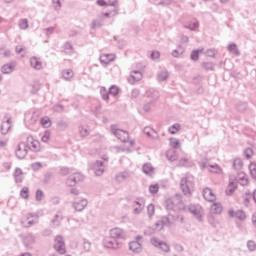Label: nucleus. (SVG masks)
<instances>
[{"mask_svg": "<svg viewBox=\"0 0 256 256\" xmlns=\"http://www.w3.org/2000/svg\"><path fill=\"white\" fill-rule=\"evenodd\" d=\"M195 187V178L192 175H186L180 181V188L186 197H191V191Z\"/></svg>", "mask_w": 256, "mask_h": 256, "instance_id": "1", "label": "nucleus"}, {"mask_svg": "<svg viewBox=\"0 0 256 256\" xmlns=\"http://www.w3.org/2000/svg\"><path fill=\"white\" fill-rule=\"evenodd\" d=\"M111 133L122 143H129L130 147L135 145V140H129V132L117 128V125H111Z\"/></svg>", "mask_w": 256, "mask_h": 256, "instance_id": "2", "label": "nucleus"}, {"mask_svg": "<svg viewBox=\"0 0 256 256\" xmlns=\"http://www.w3.org/2000/svg\"><path fill=\"white\" fill-rule=\"evenodd\" d=\"M37 223H39V214L35 213H28L21 220V225L25 229H29L30 227L37 225Z\"/></svg>", "mask_w": 256, "mask_h": 256, "instance_id": "3", "label": "nucleus"}, {"mask_svg": "<svg viewBox=\"0 0 256 256\" xmlns=\"http://www.w3.org/2000/svg\"><path fill=\"white\" fill-rule=\"evenodd\" d=\"M54 249L56 253H59V255H65V253H67V248L65 246V239H63V236L58 235L55 237Z\"/></svg>", "mask_w": 256, "mask_h": 256, "instance_id": "4", "label": "nucleus"}, {"mask_svg": "<svg viewBox=\"0 0 256 256\" xmlns=\"http://www.w3.org/2000/svg\"><path fill=\"white\" fill-rule=\"evenodd\" d=\"M85 179V176L79 172H72L71 176H69L66 180V185L68 187H75L77 183H80V181H83Z\"/></svg>", "mask_w": 256, "mask_h": 256, "instance_id": "5", "label": "nucleus"}, {"mask_svg": "<svg viewBox=\"0 0 256 256\" xmlns=\"http://www.w3.org/2000/svg\"><path fill=\"white\" fill-rule=\"evenodd\" d=\"M150 243L151 245H153V247L161 249V251H163L164 253H169V251H171V247L169 246V244H167V242L159 240V238L157 237L151 238Z\"/></svg>", "mask_w": 256, "mask_h": 256, "instance_id": "6", "label": "nucleus"}, {"mask_svg": "<svg viewBox=\"0 0 256 256\" xmlns=\"http://www.w3.org/2000/svg\"><path fill=\"white\" fill-rule=\"evenodd\" d=\"M132 213L133 215H141L143 213V210L145 209V199L138 198L134 202H132Z\"/></svg>", "mask_w": 256, "mask_h": 256, "instance_id": "7", "label": "nucleus"}, {"mask_svg": "<svg viewBox=\"0 0 256 256\" xmlns=\"http://www.w3.org/2000/svg\"><path fill=\"white\" fill-rule=\"evenodd\" d=\"M39 120V114L36 112H26L24 116V123L26 127H31V125H35Z\"/></svg>", "mask_w": 256, "mask_h": 256, "instance_id": "8", "label": "nucleus"}, {"mask_svg": "<svg viewBox=\"0 0 256 256\" xmlns=\"http://www.w3.org/2000/svg\"><path fill=\"white\" fill-rule=\"evenodd\" d=\"M102 245L104 249H112L113 251L121 249V243L119 241L109 238H104Z\"/></svg>", "mask_w": 256, "mask_h": 256, "instance_id": "9", "label": "nucleus"}, {"mask_svg": "<svg viewBox=\"0 0 256 256\" xmlns=\"http://www.w3.org/2000/svg\"><path fill=\"white\" fill-rule=\"evenodd\" d=\"M26 143L30 151H33L34 153H39V151H41V143L34 139L33 136H28Z\"/></svg>", "mask_w": 256, "mask_h": 256, "instance_id": "10", "label": "nucleus"}, {"mask_svg": "<svg viewBox=\"0 0 256 256\" xmlns=\"http://www.w3.org/2000/svg\"><path fill=\"white\" fill-rule=\"evenodd\" d=\"M89 205V201L85 198H79L72 202V207L78 212L84 211V209Z\"/></svg>", "mask_w": 256, "mask_h": 256, "instance_id": "11", "label": "nucleus"}, {"mask_svg": "<svg viewBox=\"0 0 256 256\" xmlns=\"http://www.w3.org/2000/svg\"><path fill=\"white\" fill-rule=\"evenodd\" d=\"M91 169L96 177H101V175L105 173V165H103V161L97 160L96 162L92 163Z\"/></svg>", "mask_w": 256, "mask_h": 256, "instance_id": "12", "label": "nucleus"}, {"mask_svg": "<svg viewBox=\"0 0 256 256\" xmlns=\"http://www.w3.org/2000/svg\"><path fill=\"white\" fill-rule=\"evenodd\" d=\"M188 209L198 221H203V208L201 206L191 204Z\"/></svg>", "mask_w": 256, "mask_h": 256, "instance_id": "13", "label": "nucleus"}, {"mask_svg": "<svg viewBox=\"0 0 256 256\" xmlns=\"http://www.w3.org/2000/svg\"><path fill=\"white\" fill-rule=\"evenodd\" d=\"M235 189H237V177L235 175H230L226 195H233V193H235Z\"/></svg>", "mask_w": 256, "mask_h": 256, "instance_id": "14", "label": "nucleus"}, {"mask_svg": "<svg viewBox=\"0 0 256 256\" xmlns=\"http://www.w3.org/2000/svg\"><path fill=\"white\" fill-rule=\"evenodd\" d=\"M110 237L112 239H125L127 235L125 234V231L121 228H112L110 230Z\"/></svg>", "mask_w": 256, "mask_h": 256, "instance_id": "15", "label": "nucleus"}, {"mask_svg": "<svg viewBox=\"0 0 256 256\" xmlns=\"http://www.w3.org/2000/svg\"><path fill=\"white\" fill-rule=\"evenodd\" d=\"M16 157L18 159H25L27 157V146L25 143L21 142L16 148Z\"/></svg>", "mask_w": 256, "mask_h": 256, "instance_id": "16", "label": "nucleus"}, {"mask_svg": "<svg viewBox=\"0 0 256 256\" xmlns=\"http://www.w3.org/2000/svg\"><path fill=\"white\" fill-rule=\"evenodd\" d=\"M203 197L205 201H208L209 203H213V201H216L217 199V196L215 193H213V190L208 187L203 189Z\"/></svg>", "mask_w": 256, "mask_h": 256, "instance_id": "17", "label": "nucleus"}, {"mask_svg": "<svg viewBox=\"0 0 256 256\" xmlns=\"http://www.w3.org/2000/svg\"><path fill=\"white\" fill-rule=\"evenodd\" d=\"M236 177V185L239 183L242 187H247L249 185V178L247 177V174L245 172L238 173Z\"/></svg>", "mask_w": 256, "mask_h": 256, "instance_id": "18", "label": "nucleus"}, {"mask_svg": "<svg viewBox=\"0 0 256 256\" xmlns=\"http://www.w3.org/2000/svg\"><path fill=\"white\" fill-rule=\"evenodd\" d=\"M202 169H207V171H209L210 173H217V174H221L223 173V169H221V167H219V165L217 164H207L204 163L202 164Z\"/></svg>", "mask_w": 256, "mask_h": 256, "instance_id": "19", "label": "nucleus"}, {"mask_svg": "<svg viewBox=\"0 0 256 256\" xmlns=\"http://www.w3.org/2000/svg\"><path fill=\"white\" fill-rule=\"evenodd\" d=\"M30 66L36 71H41L43 69V62H41V58L33 56L30 58Z\"/></svg>", "mask_w": 256, "mask_h": 256, "instance_id": "20", "label": "nucleus"}, {"mask_svg": "<svg viewBox=\"0 0 256 256\" xmlns=\"http://www.w3.org/2000/svg\"><path fill=\"white\" fill-rule=\"evenodd\" d=\"M141 79H143V74L141 73V71H133L128 78V83H130V85H133L137 83V81H141Z\"/></svg>", "mask_w": 256, "mask_h": 256, "instance_id": "21", "label": "nucleus"}, {"mask_svg": "<svg viewBox=\"0 0 256 256\" xmlns=\"http://www.w3.org/2000/svg\"><path fill=\"white\" fill-rule=\"evenodd\" d=\"M129 249L132 253H142L143 251V246L141 245V242H137V241H132L129 243Z\"/></svg>", "mask_w": 256, "mask_h": 256, "instance_id": "22", "label": "nucleus"}, {"mask_svg": "<svg viewBox=\"0 0 256 256\" xmlns=\"http://www.w3.org/2000/svg\"><path fill=\"white\" fill-rule=\"evenodd\" d=\"M61 77L64 79V81H73V77H75V72H73V69L68 68L64 69L61 72Z\"/></svg>", "mask_w": 256, "mask_h": 256, "instance_id": "23", "label": "nucleus"}, {"mask_svg": "<svg viewBox=\"0 0 256 256\" xmlns=\"http://www.w3.org/2000/svg\"><path fill=\"white\" fill-rule=\"evenodd\" d=\"M100 61L101 63H104V65H109V63L115 61V54H101Z\"/></svg>", "mask_w": 256, "mask_h": 256, "instance_id": "24", "label": "nucleus"}, {"mask_svg": "<svg viewBox=\"0 0 256 256\" xmlns=\"http://www.w3.org/2000/svg\"><path fill=\"white\" fill-rule=\"evenodd\" d=\"M210 213L213 215H221V213H223V205L218 202L213 203L210 207Z\"/></svg>", "mask_w": 256, "mask_h": 256, "instance_id": "25", "label": "nucleus"}, {"mask_svg": "<svg viewBox=\"0 0 256 256\" xmlns=\"http://www.w3.org/2000/svg\"><path fill=\"white\" fill-rule=\"evenodd\" d=\"M13 71H15V63L4 64L1 67V72L4 75H9V74L13 73Z\"/></svg>", "mask_w": 256, "mask_h": 256, "instance_id": "26", "label": "nucleus"}, {"mask_svg": "<svg viewBox=\"0 0 256 256\" xmlns=\"http://www.w3.org/2000/svg\"><path fill=\"white\" fill-rule=\"evenodd\" d=\"M129 177H131V172L123 171L116 175V181H118V183H123V181H127Z\"/></svg>", "mask_w": 256, "mask_h": 256, "instance_id": "27", "label": "nucleus"}, {"mask_svg": "<svg viewBox=\"0 0 256 256\" xmlns=\"http://www.w3.org/2000/svg\"><path fill=\"white\" fill-rule=\"evenodd\" d=\"M10 129H11V119H7L6 121L2 122V125H1L2 135H7Z\"/></svg>", "mask_w": 256, "mask_h": 256, "instance_id": "28", "label": "nucleus"}, {"mask_svg": "<svg viewBox=\"0 0 256 256\" xmlns=\"http://www.w3.org/2000/svg\"><path fill=\"white\" fill-rule=\"evenodd\" d=\"M144 134L147 135V137H150V139H155L157 138V131H155V129L146 126L144 128Z\"/></svg>", "mask_w": 256, "mask_h": 256, "instance_id": "29", "label": "nucleus"}, {"mask_svg": "<svg viewBox=\"0 0 256 256\" xmlns=\"http://www.w3.org/2000/svg\"><path fill=\"white\" fill-rule=\"evenodd\" d=\"M14 179L16 183H23V170L21 168L15 169Z\"/></svg>", "mask_w": 256, "mask_h": 256, "instance_id": "30", "label": "nucleus"}, {"mask_svg": "<svg viewBox=\"0 0 256 256\" xmlns=\"http://www.w3.org/2000/svg\"><path fill=\"white\" fill-rule=\"evenodd\" d=\"M23 243L24 245H26V247H30V245H33V243H35V236H33L32 234H27L23 238Z\"/></svg>", "mask_w": 256, "mask_h": 256, "instance_id": "31", "label": "nucleus"}, {"mask_svg": "<svg viewBox=\"0 0 256 256\" xmlns=\"http://www.w3.org/2000/svg\"><path fill=\"white\" fill-rule=\"evenodd\" d=\"M61 221H63V215L56 214L54 219L51 220V227H59L61 225Z\"/></svg>", "mask_w": 256, "mask_h": 256, "instance_id": "32", "label": "nucleus"}, {"mask_svg": "<svg viewBox=\"0 0 256 256\" xmlns=\"http://www.w3.org/2000/svg\"><path fill=\"white\" fill-rule=\"evenodd\" d=\"M146 97L153 99V101L159 99V92L157 90L149 89L145 93Z\"/></svg>", "mask_w": 256, "mask_h": 256, "instance_id": "33", "label": "nucleus"}, {"mask_svg": "<svg viewBox=\"0 0 256 256\" xmlns=\"http://www.w3.org/2000/svg\"><path fill=\"white\" fill-rule=\"evenodd\" d=\"M228 51L231 53V55H235L236 57L241 55V52H239V48H237V44L235 43L228 45Z\"/></svg>", "mask_w": 256, "mask_h": 256, "instance_id": "34", "label": "nucleus"}, {"mask_svg": "<svg viewBox=\"0 0 256 256\" xmlns=\"http://www.w3.org/2000/svg\"><path fill=\"white\" fill-rule=\"evenodd\" d=\"M185 53V47L178 45L175 50L172 51V57L178 58Z\"/></svg>", "mask_w": 256, "mask_h": 256, "instance_id": "35", "label": "nucleus"}, {"mask_svg": "<svg viewBox=\"0 0 256 256\" xmlns=\"http://www.w3.org/2000/svg\"><path fill=\"white\" fill-rule=\"evenodd\" d=\"M179 131H181V124L179 123H175L168 128V133L171 135H177Z\"/></svg>", "mask_w": 256, "mask_h": 256, "instance_id": "36", "label": "nucleus"}, {"mask_svg": "<svg viewBox=\"0 0 256 256\" xmlns=\"http://www.w3.org/2000/svg\"><path fill=\"white\" fill-rule=\"evenodd\" d=\"M142 171L145 173V175H153L154 173V168L151 165V163H146L142 166Z\"/></svg>", "mask_w": 256, "mask_h": 256, "instance_id": "37", "label": "nucleus"}, {"mask_svg": "<svg viewBox=\"0 0 256 256\" xmlns=\"http://www.w3.org/2000/svg\"><path fill=\"white\" fill-rule=\"evenodd\" d=\"M64 53H66V55H73V53H75V48H73L71 42H66L64 44Z\"/></svg>", "mask_w": 256, "mask_h": 256, "instance_id": "38", "label": "nucleus"}, {"mask_svg": "<svg viewBox=\"0 0 256 256\" xmlns=\"http://www.w3.org/2000/svg\"><path fill=\"white\" fill-rule=\"evenodd\" d=\"M157 79L160 82L167 81V79H169V72H167V70L158 72Z\"/></svg>", "mask_w": 256, "mask_h": 256, "instance_id": "39", "label": "nucleus"}, {"mask_svg": "<svg viewBox=\"0 0 256 256\" xmlns=\"http://www.w3.org/2000/svg\"><path fill=\"white\" fill-rule=\"evenodd\" d=\"M233 169H235L236 171H241V169H243V160L241 158L234 159Z\"/></svg>", "mask_w": 256, "mask_h": 256, "instance_id": "40", "label": "nucleus"}, {"mask_svg": "<svg viewBox=\"0 0 256 256\" xmlns=\"http://www.w3.org/2000/svg\"><path fill=\"white\" fill-rule=\"evenodd\" d=\"M166 158L168 161H177V152L173 149H170L166 152Z\"/></svg>", "mask_w": 256, "mask_h": 256, "instance_id": "41", "label": "nucleus"}, {"mask_svg": "<svg viewBox=\"0 0 256 256\" xmlns=\"http://www.w3.org/2000/svg\"><path fill=\"white\" fill-rule=\"evenodd\" d=\"M18 26L22 31L29 29V20H27L26 18L20 19L18 22Z\"/></svg>", "mask_w": 256, "mask_h": 256, "instance_id": "42", "label": "nucleus"}, {"mask_svg": "<svg viewBox=\"0 0 256 256\" xmlns=\"http://www.w3.org/2000/svg\"><path fill=\"white\" fill-rule=\"evenodd\" d=\"M99 27H103V17H99L98 19H95L91 23V29H97Z\"/></svg>", "mask_w": 256, "mask_h": 256, "instance_id": "43", "label": "nucleus"}, {"mask_svg": "<svg viewBox=\"0 0 256 256\" xmlns=\"http://www.w3.org/2000/svg\"><path fill=\"white\" fill-rule=\"evenodd\" d=\"M169 145L172 149H179L181 147V142H179V139L177 138H170Z\"/></svg>", "mask_w": 256, "mask_h": 256, "instance_id": "44", "label": "nucleus"}, {"mask_svg": "<svg viewBox=\"0 0 256 256\" xmlns=\"http://www.w3.org/2000/svg\"><path fill=\"white\" fill-rule=\"evenodd\" d=\"M185 28L189 29L190 31H197V29H199V21L194 20L188 25H186Z\"/></svg>", "mask_w": 256, "mask_h": 256, "instance_id": "45", "label": "nucleus"}, {"mask_svg": "<svg viewBox=\"0 0 256 256\" xmlns=\"http://www.w3.org/2000/svg\"><path fill=\"white\" fill-rule=\"evenodd\" d=\"M100 95L103 99V101H109V91H107V88L101 87L100 88Z\"/></svg>", "mask_w": 256, "mask_h": 256, "instance_id": "46", "label": "nucleus"}, {"mask_svg": "<svg viewBox=\"0 0 256 256\" xmlns=\"http://www.w3.org/2000/svg\"><path fill=\"white\" fill-rule=\"evenodd\" d=\"M236 219H239V221H245L247 219V214L243 210H237L235 212Z\"/></svg>", "mask_w": 256, "mask_h": 256, "instance_id": "47", "label": "nucleus"}, {"mask_svg": "<svg viewBox=\"0 0 256 256\" xmlns=\"http://www.w3.org/2000/svg\"><path fill=\"white\" fill-rule=\"evenodd\" d=\"M119 88L117 85H112L109 88V95H111L112 97H117V95H119Z\"/></svg>", "mask_w": 256, "mask_h": 256, "instance_id": "48", "label": "nucleus"}, {"mask_svg": "<svg viewBox=\"0 0 256 256\" xmlns=\"http://www.w3.org/2000/svg\"><path fill=\"white\" fill-rule=\"evenodd\" d=\"M202 51H203V48L192 51L190 55L192 61H199V54L202 53Z\"/></svg>", "mask_w": 256, "mask_h": 256, "instance_id": "49", "label": "nucleus"}, {"mask_svg": "<svg viewBox=\"0 0 256 256\" xmlns=\"http://www.w3.org/2000/svg\"><path fill=\"white\" fill-rule=\"evenodd\" d=\"M40 123H41L42 127L47 129L51 125V119H49V117L45 116V117L41 118Z\"/></svg>", "mask_w": 256, "mask_h": 256, "instance_id": "50", "label": "nucleus"}, {"mask_svg": "<svg viewBox=\"0 0 256 256\" xmlns=\"http://www.w3.org/2000/svg\"><path fill=\"white\" fill-rule=\"evenodd\" d=\"M153 107H155V102L154 101H150V102L146 103L143 106L144 113H149V111H151L153 109Z\"/></svg>", "mask_w": 256, "mask_h": 256, "instance_id": "51", "label": "nucleus"}, {"mask_svg": "<svg viewBox=\"0 0 256 256\" xmlns=\"http://www.w3.org/2000/svg\"><path fill=\"white\" fill-rule=\"evenodd\" d=\"M202 67L206 69V71H213V69H215V64L213 62H203Z\"/></svg>", "mask_w": 256, "mask_h": 256, "instance_id": "52", "label": "nucleus"}, {"mask_svg": "<svg viewBox=\"0 0 256 256\" xmlns=\"http://www.w3.org/2000/svg\"><path fill=\"white\" fill-rule=\"evenodd\" d=\"M147 215H148L149 219H151L153 217V215H155V205H153V204L148 205Z\"/></svg>", "mask_w": 256, "mask_h": 256, "instance_id": "53", "label": "nucleus"}, {"mask_svg": "<svg viewBox=\"0 0 256 256\" xmlns=\"http://www.w3.org/2000/svg\"><path fill=\"white\" fill-rule=\"evenodd\" d=\"M149 193L152 195H155L159 193V184H152L149 186Z\"/></svg>", "mask_w": 256, "mask_h": 256, "instance_id": "54", "label": "nucleus"}, {"mask_svg": "<svg viewBox=\"0 0 256 256\" xmlns=\"http://www.w3.org/2000/svg\"><path fill=\"white\" fill-rule=\"evenodd\" d=\"M49 139H51V132L47 130L43 133L41 141L42 143H49Z\"/></svg>", "mask_w": 256, "mask_h": 256, "instance_id": "55", "label": "nucleus"}, {"mask_svg": "<svg viewBox=\"0 0 256 256\" xmlns=\"http://www.w3.org/2000/svg\"><path fill=\"white\" fill-rule=\"evenodd\" d=\"M249 171H250V175H251L252 179H256V164L255 163H251L249 165Z\"/></svg>", "mask_w": 256, "mask_h": 256, "instance_id": "56", "label": "nucleus"}, {"mask_svg": "<svg viewBox=\"0 0 256 256\" xmlns=\"http://www.w3.org/2000/svg\"><path fill=\"white\" fill-rule=\"evenodd\" d=\"M20 196L22 197V199H29V188L23 187L20 191Z\"/></svg>", "mask_w": 256, "mask_h": 256, "instance_id": "57", "label": "nucleus"}, {"mask_svg": "<svg viewBox=\"0 0 256 256\" xmlns=\"http://www.w3.org/2000/svg\"><path fill=\"white\" fill-rule=\"evenodd\" d=\"M79 134L81 135V137H87L89 135V129H87V127L85 126H80Z\"/></svg>", "mask_w": 256, "mask_h": 256, "instance_id": "58", "label": "nucleus"}, {"mask_svg": "<svg viewBox=\"0 0 256 256\" xmlns=\"http://www.w3.org/2000/svg\"><path fill=\"white\" fill-rule=\"evenodd\" d=\"M60 173L61 175H71L73 173V169L64 167L60 169Z\"/></svg>", "mask_w": 256, "mask_h": 256, "instance_id": "59", "label": "nucleus"}, {"mask_svg": "<svg viewBox=\"0 0 256 256\" xmlns=\"http://www.w3.org/2000/svg\"><path fill=\"white\" fill-rule=\"evenodd\" d=\"M40 89H41V84H39V82H34L32 84L31 93H33L35 95V93H37V91H39Z\"/></svg>", "mask_w": 256, "mask_h": 256, "instance_id": "60", "label": "nucleus"}, {"mask_svg": "<svg viewBox=\"0 0 256 256\" xmlns=\"http://www.w3.org/2000/svg\"><path fill=\"white\" fill-rule=\"evenodd\" d=\"M83 249L86 253H89V251H91V242H89L88 240H84Z\"/></svg>", "mask_w": 256, "mask_h": 256, "instance_id": "61", "label": "nucleus"}, {"mask_svg": "<svg viewBox=\"0 0 256 256\" xmlns=\"http://www.w3.org/2000/svg\"><path fill=\"white\" fill-rule=\"evenodd\" d=\"M247 247H248V250H249V251H255V249H256V243H255V241L249 240V241L247 242Z\"/></svg>", "mask_w": 256, "mask_h": 256, "instance_id": "62", "label": "nucleus"}, {"mask_svg": "<svg viewBox=\"0 0 256 256\" xmlns=\"http://www.w3.org/2000/svg\"><path fill=\"white\" fill-rule=\"evenodd\" d=\"M244 155H245L246 159H251L253 157V149L247 148L244 151Z\"/></svg>", "mask_w": 256, "mask_h": 256, "instance_id": "63", "label": "nucleus"}, {"mask_svg": "<svg viewBox=\"0 0 256 256\" xmlns=\"http://www.w3.org/2000/svg\"><path fill=\"white\" fill-rule=\"evenodd\" d=\"M36 201H43V191L37 190L35 195Z\"/></svg>", "mask_w": 256, "mask_h": 256, "instance_id": "64", "label": "nucleus"}]
</instances>
